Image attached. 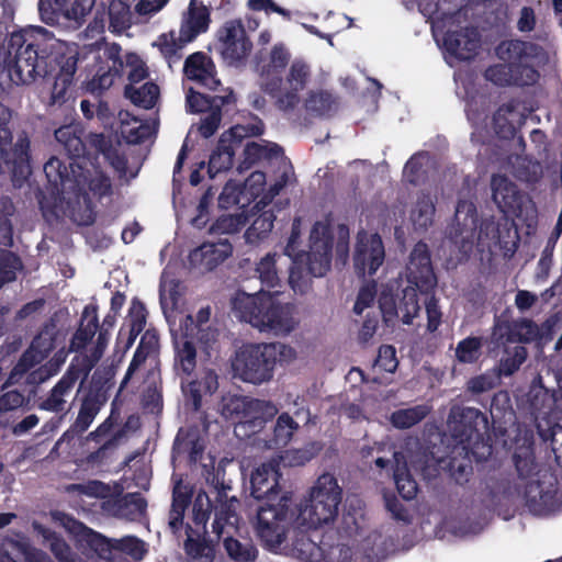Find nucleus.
<instances>
[{"label": "nucleus", "mask_w": 562, "mask_h": 562, "mask_svg": "<svg viewBox=\"0 0 562 562\" xmlns=\"http://www.w3.org/2000/svg\"><path fill=\"white\" fill-rule=\"evenodd\" d=\"M406 274L412 285L401 291L398 282H389L382 285L378 302L386 322L401 318L404 324H412L420 310L417 290L425 294L434 291L437 278L426 243L418 241L412 249Z\"/></svg>", "instance_id": "obj_1"}, {"label": "nucleus", "mask_w": 562, "mask_h": 562, "mask_svg": "<svg viewBox=\"0 0 562 562\" xmlns=\"http://www.w3.org/2000/svg\"><path fill=\"white\" fill-rule=\"evenodd\" d=\"M53 32L29 25L10 34L7 47H0V76L7 75L16 86L29 85L48 71V43Z\"/></svg>", "instance_id": "obj_2"}, {"label": "nucleus", "mask_w": 562, "mask_h": 562, "mask_svg": "<svg viewBox=\"0 0 562 562\" xmlns=\"http://www.w3.org/2000/svg\"><path fill=\"white\" fill-rule=\"evenodd\" d=\"M296 351L282 342L245 344L235 355L232 367L241 381L260 385L273 379L278 362H290Z\"/></svg>", "instance_id": "obj_3"}, {"label": "nucleus", "mask_w": 562, "mask_h": 562, "mask_svg": "<svg viewBox=\"0 0 562 562\" xmlns=\"http://www.w3.org/2000/svg\"><path fill=\"white\" fill-rule=\"evenodd\" d=\"M233 310L241 321L261 331L289 334L294 329L290 306L281 304L271 292L263 289L255 294L238 293L233 300Z\"/></svg>", "instance_id": "obj_4"}, {"label": "nucleus", "mask_w": 562, "mask_h": 562, "mask_svg": "<svg viewBox=\"0 0 562 562\" xmlns=\"http://www.w3.org/2000/svg\"><path fill=\"white\" fill-rule=\"evenodd\" d=\"M448 425L456 446H461V450L472 451L475 461H485L492 454L487 417L480 409L452 407Z\"/></svg>", "instance_id": "obj_5"}, {"label": "nucleus", "mask_w": 562, "mask_h": 562, "mask_svg": "<svg viewBox=\"0 0 562 562\" xmlns=\"http://www.w3.org/2000/svg\"><path fill=\"white\" fill-rule=\"evenodd\" d=\"M341 488L330 473L322 474L311 491L308 501L301 506L296 516L299 527L318 529L329 525L338 516Z\"/></svg>", "instance_id": "obj_6"}, {"label": "nucleus", "mask_w": 562, "mask_h": 562, "mask_svg": "<svg viewBox=\"0 0 562 562\" xmlns=\"http://www.w3.org/2000/svg\"><path fill=\"white\" fill-rule=\"evenodd\" d=\"M11 112L0 105V173H9L21 186L31 175V140L22 131L13 142L10 128Z\"/></svg>", "instance_id": "obj_7"}, {"label": "nucleus", "mask_w": 562, "mask_h": 562, "mask_svg": "<svg viewBox=\"0 0 562 562\" xmlns=\"http://www.w3.org/2000/svg\"><path fill=\"white\" fill-rule=\"evenodd\" d=\"M555 325L557 321L553 317L538 325L529 318H520L510 322L496 315L494 317L491 335L487 338L488 350L496 351L507 342H514V345L530 342L546 345L553 339Z\"/></svg>", "instance_id": "obj_8"}, {"label": "nucleus", "mask_w": 562, "mask_h": 562, "mask_svg": "<svg viewBox=\"0 0 562 562\" xmlns=\"http://www.w3.org/2000/svg\"><path fill=\"white\" fill-rule=\"evenodd\" d=\"M292 496L282 494L278 502H263L257 509L255 531L261 546L277 552L286 539L291 519Z\"/></svg>", "instance_id": "obj_9"}, {"label": "nucleus", "mask_w": 562, "mask_h": 562, "mask_svg": "<svg viewBox=\"0 0 562 562\" xmlns=\"http://www.w3.org/2000/svg\"><path fill=\"white\" fill-rule=\"evenodd\" d=\"M492 200L504 217L517 218L522 225L537 224L538 211L531 196L522 191L506 175L494 173L491 177Z\"/></svg>", "instance_id": "obj_10"}, {"label": "nucleus", "mask_w": 562, "mask_h": 562, "mask_svg": "<svg viewBox=\"0 0 562 562\" xmlns=\"http://www.w3.org/2000/svg\"><path fill=\"white\" fill-rule=\"evenodd\" d=\"M502 228V218L483 220L479 224L476 206L469 201L461 200L458 202L454 212V238L456 241L462 243L473 240L477 241L488 249L497 248L499 244V231Z\"/></svg>", "instance_id": "obj_11"}, {"label": "nucleus", "mask_w": 562, "mask_h": 562, "mask_svg": "<svg viewBox=\"0 0 562 562\" xmlns=\"http://www.w3.org/2000/svg\"><path fill=\"white\" fill-rule=\"evenodd\" d=\"M262 133V123L248 125L237 124L224 132L209 159L207 172L210 177L213 178L216 173L227 171L233 167L235 153L241 146L244 138L259 136Z\"/></svg>", "instance_id": "obj_12"}, {"label": "nucleus", "mask_w": 562, "mask_h": 562, "mask_svg": "<svg viewBox=\"0 0 562 562\" xmlns=\"http://www.w3.org/2000/svg\"><path fill=\"white\" fill-rule=\"evenodd\" d=\"M58 335L57 319L52 316L43 323L30 346L20 356L11 370L10 380L24 375L32 368L44 361L55 350Z\"/></svg>", "instance_id": "obj_13"}, {"label": "nucleus", "mask_w": 562, "mask_h": 562, "mask_svg": "<svg viewBox=\"0 0 562 562\" xmlns=\"http://www.w3.org/2000/svg\"><path fill=\"white\" fill-rule=\"evenodd\" d=\"M217 49L229 66H238L247 59L252 49L245 26L239 19L226 21L216 32Z\"/></svg>", "instance_id": "obj_14"}, {"label": "nucleus", "mask_w": 562, "mask_h": 562, "mask_svg": "<svg viewBox=\"0 0 562 562\" xmlns=\"http://www.w3.org/2000/svg\"><path fill=\"white\" fill-rule=\"evenodd\" d=\"M333 245L330 224L317 221L310 233V250L304 256L311 277H323L330 269Z\"/></svg>", "instance_id": "obj_15"}, {"label": "nucleus", "mask_w": 562, "mask_h": 562, "mask_svg": "<svg viewBox=\"0 0 562 562\" xmlns=\"http://www.w3.org/2000/svg\"><path fill=\"white\" fill-rule=\"evenodd\" d=\"M524 487V499L528 509L536 515L551 512L557 503L558 479L550 471L537 473V476L517 484Z\"/></svg>", "instance_id": "obj_16"}, {"label": "nucleus", "mask_w": 562, "mask_h": 562, "mask_svg": "<svg viewBox=\"0 0 562 562\" xmlns=\"http://www.w3.org/2000/svg\"><path fill=\"white\" fill-rule=\"evenodd\" d=\"M227 408L251 434L261 430L278 414V407L271 401L259 398L232 400Z\"/></svg>", "instance_id": "obj_17"}, {"label": "nucleus", "mask_w": 562, "mask_h": 562, "mask_svg": "<svg viewBox=\"0 0 562 562\" xmlns=\"http://www.w3.org/2000/svg\"><path fill=\"white\" fill-rule=\"evenodd\" d=\"M484 78L499 88L529 87L538 82L540 74L527 63L503 61L490 65L484 71Z\"/></svg>", "instance_id": "obj_18"}, {"label": "nucleus", "mask_w": 562, "mask_h": 562, "mask_svg": "<svg viewBox=\"0 0 562 562\" xmlns=\"http://www.w3.org/2000/svg\"><path fill=\"white\" fill-rule=\"evenodd\" d=\"M291 60V53L284 44L273 45L267 61L256 57V71L261 80V89L270 97H276L283 86V72Z\"/></svg>", "instance_id": "obj_19"}, {"label": "nucleus", "mask_w": 562, "mask_h": 562, "mask_svg": "<svg viewBox=\"0 0 562 562\" xmlns=\"http://www.w3.org/2000/svg\"><path fill=\"white\" fill-rule=\"evenodd\" d=\"M311 78V67L303 59H295L290 65L289 71L283 79L284 90L272 97L276 105L281 111H291L301 101L300 92L303 91Z\"/></svg>", "instance_id": "obj_20"}, {"label": "nucleus", "mask_w": 562, "mask_h": 562, "mask_svg": "<svg viewBox=\"0 0 562 562\" xmlns=\"http://www.w3.org/2000/svg\"><path fill=\"white\" fill-rule=\"evenodd\" d=\"M280 463L269 461L256 468L250 475V494L254 498L265 502H278L280 493Z\"/></svg>", "instance_id": "obj_21"}, {"label": "nucleus", "mask_w": 562, "mask_h": 562, "mask_svg": "<svg viewBox=\"0 0 562 562\" xmlns=\"http://www.w3.org/2000/svg\"><path fill=\"white\" fill-rule=\"evenodd\" d=\"M81 167L76 161L65 164L58 157H52L44 165V173L56 191H81L83 188Z\"/></svg>", "instance_id": "obj_22"}, {"label": "nucleus", "mask_w": 562, "mask_h": 562, "mask_svg": "<svg viewBox=\"0 0 562 562\" xmlns=\"http://www.w3.org/2000/svg\"><path fill=\"white\" fill-rule=\"evenodd\" d=\"M385 258L383 241L380 235L357 243L353 255V268L359 277L373 276Z\"/></svg>", "instance_id": "obj_23"}, {"label": "nucleus", "mask_w": 562, "mask_h": 562, "mask_svg": "<svg viewBox=\"0 0 562 562\" xmlns=\"http://www.w3.org/2000/svg\"><path fill=\"white\" fill-rule=\"evenodd\" d=\"M183 72L189 80L195 81L209 90H216L221 86V81L216 77L215 64L203 52H195L187 57Z\"/></svg>", "instance_id": "obj_24"}, {"label": "nucleus", "mask_w": 562, "mask_h": 562, "mask_svg": "<svg viewBox=\"0 0 562 562\" xmlns=\"http://www.w3.org/2000/svg\"><path fill=\"white\" fill-rule=\"evenodd\" d=\"M75 360H78V358L75 357L72 359L70 366L60 380L50 390L47 397L38 404L40 409L53 413H60L65 411V396L69 395L76 382L83 376V372H81L75 364Z\"/></svg>", "instance_id": "obj_25"}, {"label": "nucleus", "mask_w": 562, "mask_h": 562, "mask_svg": "<svg viewBox=\"0 0 562 562\" xmlns=\"http://www.w3.org/2000/svg\"><path fill=\"white\" fill-rule=\"evenodd\" d=\"M121 53L122 47L116 43L106 46L103 53L105 65L98 67L90 82L91 90H106L114 83L115 78L121 77L124 69Z\"/></svg>", "instance_id": "obj_26"}, {"label": "nucleus", "mask_w": 562, "mask_h": 562, "mask_svg": "<svg viewBox=\"0 0 562 562\" xmlns=\"http://www.w3.org/2000/svg\"><path fill=\"white\" fill-rule=\"evenodd\" d=\"M81 541H85L91 550L104 560H111L114 550L135 555L136 551L143 544V542L136 538L111 540L91 528Z\"/></svg>", "instance_id": "obj_27"}, {"label": "nucleus", "mask_w": 562, "mask_h": 562, "mask_svg": "<svg viewBox=\"0 0 562 562\" xmlns=\"http://www.w3.org/2000/svg\"><path fill=\"white\" fill-rule=\"evenodd\" d=\"M446 49L460 60H472L477 55L481 46L480 34L475 29L448 32L445 35Z\"/></svg>", "instance_id": "obj_28"}, {"label": "nucleus", "mask_w": 562, "mask_h": 562, "mask_svg": "<svg viewBox=\"0 0 562 562\" xmlns=\"http://www.w3.org/2000/svg\"><path fill=\"white\" fill-rule=\"evenodd\" d=\"M99 329L98 306L87 305L81 314L79 326L69 341V351L82 353Z\"/></svg>", "instance_id": "obj_29"}, {"label": "nucleus", "mask_w": 562, "mask_h": 562, "mask_svg": "<svg viewBox=\"0 0 562 562\" xmlns=\"http://www.w3.org/2000/svg\"><path fill=\"white\" fill-rule=\"evenodd\" d=\"M233 254V246L228 239L218 243H204L193 249L189 259L194 265L203 266L206 270H213Z\"/></svg>", "instance_id": "obj_30"}, {"label": "nucleus", "mask_w": 562, "mask_h": 562, "mask_svg": "<svg viewBox=\"0 0 562 562\" xmlns=\"http://www.w3.org/2000/svg\"><path fill=\"white\" fill-rule=\"evenodd\" d=\"M196 0H190L188 13L180 25L182 42H193L200 34L209 30L211 16L209 9L195 4Z\"/></svg>", "instance_id": "obj_31"}, {"label": "nucleus", "mask_w": 562, "mask_h": 562, "mask_svg": "<svg viewBox=\"0 0 562 562\" xmlns=\"http://www.w3.org/2000/svg\"><path fill=\"white\" fill-rule=\"evenodd\" d=\"M496 57L507 64L525 63L536 55L537 45L520 38L503 40L495 46Z\"/></svg>", "instance_id": "obj_32"}, {"label": "nucleus", "mask_w": 562, "mask_h": 562, "mask_svg": "<svg viewBox=\"0 0 562 562\" xmlns=\"http://www.w3.org/2000/svg\"><path fill=\"white\" fill-rule=\"evenodd\" d=\"M83 131L78 125H63L55 131V138L70 159L85 158L88 145L82 138Z\"/></svg>", "instance_id": "obj_33"}, {"label": "nucleus", "mask_w": 562, "mask_h": 562, "mask_svg": "<svg viewBox=\"0 0 562 562\" xmlns=\"http://www.w3.org/2000/svg\"><path fill=\"white\" fill-rule=\"evenodd\" d=\"M472 460H475L472 451L461 450V446H454L448 456L445 469L457 484L463 485L473 474Z\"/></svg>", "instance_id": "obj_34"}, {"label": "nucleus", "mask_w": 562, "mask_h": 562, "mask_svg": "<svg viewBox=\"0 0 562 562\" xmlns=\"http://www.w3.org/2000/svg\"><path fill=\"white\" fill-rule=\"evenodd\" d=\"M243 155L244 159L238 166L240 172L250 169L261 160H271L283 156V148L276 143L265 142V144H260L247 142Z\"/></svg>", "instance_id": "obj_35"}, {"label": "nucleus", "mask_w": 562, "mask_h": 562, "mask_svg": "<svg viewBox=\"0 0 562 562\" xmlns=\"http://www.w3.org/2000/svg\"><path fill=\"white\" fill-rule=\"evenodd\" d=\"M498 356L499 360L497 364L498 375L510 376L519 370L521 364L526 361L528 351L522 345H514V342H507L504 347H499L496 351H491Z\"/></svg>", "instance_id": "obj_36"}, {"label": "nucleus", "mask_w": 562, "mask_h": 562, "mask_svg": "<svg viewBox=\"0 0 562 562\" xmlns=\"http://www.w3.org/2000/svg\"><path fill=\"white\" fill-rule=\"evenodd\" d=\"M159 349V334L155 328H149L140 337V341L134 352V356L128 364L125 376L122 381L124 386L131 379L132 374Z\"/></svg>", "instance_id": "obj_37"}, {"label": "nucleus", "mask_w": 562, "mask_h": 562, "mask_svg": "<svg viewBox=\"0 0 562 562\" xmlns=\"http://www.w3.org/2000/svg\"><path fill=\"white\" fill-rule=\"evenodd\" d=\"M187 111L190 113H203L213 108L214 104L235 105L237 99L232 89L224 95H209L190 88L187 92Z\"/></svg>", "instance_id": "obj_38"}, {"label": "nucleus", "mask_w": 562, "mask_h": 562, "mask_svg": "<svg viewBox=\"0 0 562 562\" xmlns=\"http://www.w3.org/2000/svg\"><path fill=\"white\" fill-rule=\"evenodd\" d=\"M393 479L398 494L406 501H412L418 492V484L411 474L402 452L394 453Z\"/></svg>", "instance_id": "obj_39"}, {"label": "nucleus", "mask_w": 562, "mask_h": 562, "mask_svg": "<svg viewBox=\"0 0 562 562\" xmlns=\"http://www.w3.org/2000/svg\"><path fill=\"white\" fill-rule=\"evenodd\" d=\"M528 396L530 413L536 420H547L555 412L557 396L554 392L543 386H535Z\"/></svg>", "instance_id": "obj_40"}, {"label": "nucleus", "mask_w": 562, "mask_h": 562, "mask_svg": "<svg viewBox=\"0 0 562 562\" xmlns=\"http://www.w3.org/2000/svg\"><path fill=\"white\" fill-rule=\"evenodd\" d=\"M513 461L518 474V479L521 481V483L536 477L537 473L544 472L546 470H537L538 464L536 462L533 445L531 442L516 447L513 454Z\"/></svg>", "instance_id": "obj_41"}, {"label": "nucleus", "mask_w": 562, "mask_h": 562, "mask_svg": "<svg viewBox=\"0 0 562 562\" xmlns=\"http://www.w3.org/2000/svg\"><path fill=\"white\" fill-rule=\"evenodd\" d=\"M175 347V368L184 375H190L196 367V348L192 339H178V335H172Z\"/></svg>", "instance_id": "obj_42"}, {"label": "nucleus", "mask_w": 562, "mask_h": 562, "mask_svg": "<svg viewBox=\"0 0 562 562\" xmlns=\"http://www.w3.org/2000/svg\"><path fill=\"white\" fill-rule=\"evenodd\" d=\"M101 403L97 396L89 394L81 403L78 416L70 428L65 432V436L71 432L74 436L82 435L92 424L94 417L100 409Z\"/></svg>", "instance_id": "obj_43"}, {"label": "nucleus", "mask_w": 562, "mask_h": 562, "mask_svg": "<svg viewBox=\"0 0 562 562\" xmlns=\"http://www.w3.org/2000/svg\"><path fill=\"white\" fill-rule=\"evenodd\" d=\"M98 331L94 346L88 352L82 353L80 358L77 357L78 364L76 366L83 372V378H86L101 360L109 342L110 331H108V328L99 327Z\"/></svg>", "instance_id": "obj_44"}, {"label": "nucleus", "mask_w": 562, "mask_h": 562, "mask_svg": "<svg viewBox=\"0 0 562 562\" xmlns=\"http://www.w3.org/2000/svg\"><path fill=\"white\" fill-rule=\"evenodd\" d=\"M299 428V423L289 413L280 414L276 420L269 447L283 448L288 446Z\"/></svg>", "instance_id": "obj_45"}, {"label": "nucleus", "mask_w": 562, "mask_h": 562, "mask_svg": "<svg viewBox=\"0 0 562 562\" xmlns=\"http://www.w3.org/2000/svg\"><path fill=\"white\" fill-rule=\"evenodd\" d=\"M517 105L515 100H510L499 105L493 114V127L499 137L512 138L515 136L516 128L509 116L517 112Z\"/></svg>", "instance_id": "obj_46"}, {"label": "nucleus", "mask_w": 562, "mask_h": 562, "mask_svg": "<svg viewBox=\"0 0 562 562\" xmlns=\"http://www.w3.org/2000/svg\"><path fill=\"white\" fill-rule=\"evenodd\" d=\"M124 95L135 105L149 110L156 104L159 95V87L154 82H145L139 88L133 85H126Z\"/></svg>", "instance_id": "obj_47"}, {"label": "nucleus", "mask_w": 562, "mask_h": 562, "mask_svg": "<svg viewBox=\"0 0 562 562\" xmlns=\"http://www.w3.org/2000/svg\"><path fill=\"white\" fill-rule=\"evenodd\" d=\"M304 105L308 113L317 116H327L336 110L337 99L329 91H311Z\"/></svg>", "instance_id": "obj_48"}, {"label": "nucleus", "mask_w": 562, "mask_h": 562, "mask_svg": "<svg viewBox=\"0 0 562 562\" xmlns=\"http://www.w3.org/2000/svg\"><path fill=\"white\" fill-rule=\"evenodd\" d=\"M276 214L272 210H265L258 214L245 233L249 244H257L266 238L273 228Z\"/></svg>", "instance_id": "obj_49"}, {"label": "nucleus", "mask_w": 562, "mask_h": 562, "mask_svg": "<svg viewBox=\"0 0 562 562\" xmlns=\"http://www.w3.org/2000/svg\"><path fill=\"white\" fill-rule=\"evenodd\" d=\"M429 414L426 405L397 409L392 413L391 424L397 429H407L422 422Z\"/></svg>", "instance_id": "obj_50"}, {"label": "nucleus", "mask_w": 562, "mask_h": 562, "mask_svg": "<svg viewBox=\"0 0 562 562\" xmlns=\"http://www.w3.org/2000/svg\"><path fill=\"white\" fill-rule=\"evenodd\" d=\"M435 211L436 207L430 194H420L411 215L415 227L427 229L432 224Z\"/></svg>", "instance_id": "obj_51"}, {"label": "nucleus", "mask_w": 562, "mask_h": 562, "mask_svg": "<svg viewBox=\"0 0 562 562\" xmlns=\"http://www.w3.org/2000/svg\"><path fill=\"white\" fill-rule=\"evenodd\" d=\"M516 218L502 217V228L499 231V244L497 248L504 252L505 256H513L519 246V233L515 223Z\"/></svg>", "instance_id": "obj_52"}, {"label": "nucleus", "mask_w": 562, "mask_h": 562, "mask_svg": "<svg viewBox=\"0 0 562 562\" xmlns=\"http://www.w3.org/2000/svg\"><path fill=\"white\" fill-rule=\"evenodd\" d=\"M236 109L235 105H220L214 104L212 109L206 111L205 115L201 119V123L199 126V133L204 138H209L213 136L216 131L218 130L222 117L224 114H227L229 112H234Z\"/></svg>", "instance_id": "obj_53"}, {"label": "nucleus", "mask_w": 562, "mask_h": 562, "mask_svg": "<svg viewBox=\"0 0 562 562\" xmlns=\"http://www.w3.org/2000/svg\"><path fill=\"white\" fill-rule=\"evenodd\" d=\"M319 451L321 447L318 446L317 442H310L303 448L290 449L284 451V453L280 458V462L284 467L290 468L303 467L312 459H314Z\"/></svg>", "instance_id": "obj_54"}, {"label": "nucleus", "mask_w": 562, "mask_h": 562, "mask_svg": "<svg viewBox=\"0 0 562 562\" xmlns=\"http://www.w3.org/2000/svg\"><path fill=\"white\" fill-rule=\"evenodd\" d=\"M248 223V216L244 213L228 214L220 216L211 226L210 234H236L240 232Z\"/></svg>", "instance_id": "obj_55"}, {"label": "nucleus", "mask_w": 562, "mask_h": 562, "mask_svg": "<svg viewBox=\"0 0 562 562\" xmlns=\"http://www.w3.org/2000/svg\"><path fill=\"white\" fill-rule=\"evenodd\" d=\"M189 43L190 42H182V34L180 32L177 37L176 33L170 31L169 33L159 35L156 44L164 57L171 61L179 60L182 57L181 50Z\"/></svg>", "instance_id": "obj_56"}, {"label": "nucleus", "mask_w": 562, "mask_h": 562, "mask_svg": "<svg viewBox=\"0 0 562 562\" xmlns=\"http://www.w3.org/2000/svg\"><path fill=\"white\" fill-rule=\"evenodd\" d=\"M224 547L228 557L235 562H254L257 559L258 551L251 543H241L228 537L224 540Z\"/></svg>", "instance_id": "obj_57"}, {"label": "nucleus", "mask_w": 562, "mask_h": 562, "mask_svg": "<svg viewBox=\"0 0 562 562\" xmlns=\"http://www.w3.org/2000/svg\"><path fill=\"white\" fill-rule=\"evenodd\" d=\"M538 434L544 442H549L557 464L562 468V426L560 424L550 425L547 429H542L538 425Z\"/></svg>", "instance_id": "obj_58"}, {"label": "nucleus", "mask_w": 562, "mask_h": 562, "mask_svg": "<svg viewBox=\"0 0 562 562\" xmlns=\"http://www.w3.org/2000/svg\"><path fill=\"white\" fill-rule=\"evenodd\" d=\"M481 337H467L458 342L456 358L460 363H474L481 356Z\"/></svg>", "instance_id": "obj_59"}, {"label": "nucleus", "mask_w": 562, "mask_h": 562, "mask_svg": "<svg viewBox=\"0 0 562 562\" xmlns=\"http://www.w3.org/2000/svg\"><path fill=\"white\" fill-rule=\"evenodd\" d=\"M256 272L262 286L274 289L280 279L276 268V255L267 254L257 265Z\"/></svg>", "instance_id": "obj_60"}, {"label": "nucleus", "mask_w": 562, "mask_h": 562, "mask_svg": "<svg viewBox=\"0 0 562 562\" xmlns=\"http://www.w3.org/2000/svg\"><path fill=\"white\" fill-rule=\"evenodd\" d=\"M22 268L20 257L12 251H4L0 255V282H13L16 279V271Z\"/></svg>", "instance_id": "obj_61"}, {"label": "nucleus", "mask_w": 562, "mask_h": 562, "mask_svg": "<svg viewBox=\"0 0 562 562\" xmlns=\"http://www.w3.org/2000/svg\"><path fill=\"white\" fill-rule=\"evenodd\" d=\"M212 510V503L204 491H200L193 502V521L196 526L205 528Z\"/></svg>", "instance_id": "obj_62"}, {"label": "nucleus", "mask_w": 562, "mask_h": 562, "mask_svg": "<svg viewBox=\"0 0 562 562\" xmlns=\"http://www.w3.org/2000/svg\"><path fill=\"white\" fill-rule=\"evenodd\" d=\"M374 366L382 371L394 373L398 366L395 347L392 345L380 346Z\"/></svg>", "instance_id": "obj_63"}, {"label": "nucleus", "mask_w": 562, "mask_h": 562, "mask_svg": "<svg viewBox=\"0 0 562 562\" xmlns=\"http://www.w3.org/2000/svg\"><path fill=\"white\" fill-rule=\"evenodd\" d=\"M147 310L145 304L138 299H133L128 310V326L135 333H142L146 325Z\"/></svg>", "instance_id": "obj_64"}]
</instances>
